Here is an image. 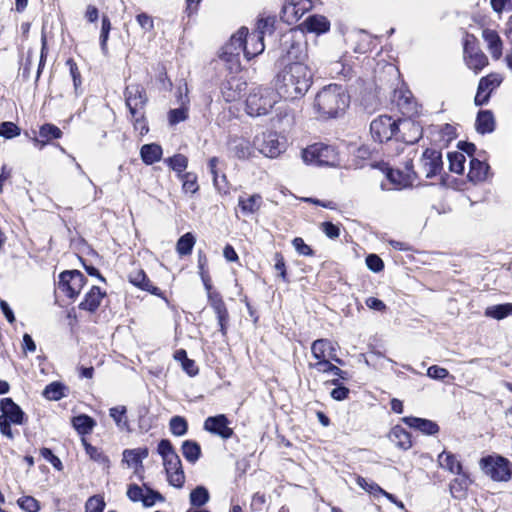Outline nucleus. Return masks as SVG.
<instances>
[{
	"instance_id": "1",
	"label": "nucleus",
	"mask_w": 512,
	"mask_h": 512,
	"mask_svg": "<svg viewBox=\"0 0 512 512\" xmlns=\"http://www.w3.org/2000/svg\"><path fill=\"white\" fill-rule=\"evenodd\" d=\"M312 84V73L307 65L295 61L287 64L274 80L276 95L286 100L302 98Z\"/></svg>"
},
{
	"instance_id": "2",
	"label": "nucleus",
	"mask_w": 512,
	"mask_h": 512,
	"mask_svg": "<svg viewBox=\"0 0 512 512\" xmlns=\"http://www.w3.org/2000/svg\"><path fill=\"white\" fill-rule=\"evenodd\" d=\"M349 106V96L343 87L330 84L319 91L315 97L314 108L323 118H334Z\"/></svg>"
},
{
	"instance_id": "3",
	"label": "nucleus",
	"mask_w": 512,
	"mask_h": 512,
	"mask_svg": "<svg viewBox=\"0 0 512 512\" xmlns=\"http://www.w3.org/2000/svg\"><path fill=\"white\" fill-rule=\"evenodd\" d=\"M277 102L275 91L270 88H253L246 99V112L252 117L267 115Z\"/></svg>"
},
{
	"instance_id": "4",
	"label": "nucleus",
	"mask_w": 512,
	"mask_h": 512,
	"mask_svg": "<svg viewBox=\"0 0 512 512\" xmlns=\"http://www.w3.org/2000/svg\"><path fill=\"white\" fill-rule=\"evenodd\" d=\"M305 163L317 166H335L339 162L336 149L323 143H315L308 146L302 152Z\"/></svg>"
},
{
	"instance_id": "5",
	"label": "nucleus",
	"mask_w": 512,
	"mask_h": 512,
	"mask_svg": "<svg viewBox=\"0 0 512 512\" xmlns=\"http://www.w3.org/2000/svg\"><path fill=\"white\" fill-rule=\"evenodd\" d=\"M482 471L494 481H508L511 479L512 470L508 459L502 456H487L480 460Z\"/></svg>"
},
{
	"instance_id": "6",
	"label": "nucleus",
	"mask_w": 512,
	"mask_h": 512,
	"mask_svg": "<svg viewBox=\"0 0 512 512\" xmlns=\"http://www.w3.org/2000/svg\"><path fill=\"white\" fill-rule=\"evenodd\" d=\"M247 37V28H240L236 34L232 35L229 42L226 43L220 53V58L230 64L232 69L240 64V54L244 53L243 41Z\"/></svg>"
},
{
	"instance_id": "7",
	"label": "nucleus",
	"mask_w": 512,
	"mask_h": 512,
	"mask_svg": "<svg viewBox=\"0 0 512 512\" xmlns=\"http://www.w3.org/2000/svg\"><path fill=\"white\" fill-rule=\"evenodd\" d=\"M397 121L391 116L381 115L370 124V133L374 141L383 143L395 138Z\"/></svg>"
},
{
	"instance_id": "8",
	"label": "nucleus",
	"mask_w": 512,
	"mask_h": 512,
	"mask_svg": "<svg viewBox=\"0 0 512 512\" xmlns=\"http://www.w3.org/2000/svg\"><path fill=\"white\" fill-rule=\"evenodd\" d=\"M86 283L85 276L78 270L63 271L59 275L58 287L71 299L77 297Z\"/></svg>"
},
{
	"instance_id": "9",
	"label": "nucleus",
	"mask_w": 512,
	"mask_h": 512,
	"mask_svg": "<svg viewBox=\"0 0 512 512\" xmlns=\"http://www.w3.org/2000/svg\"><path fill=\"white\" fill-rule=\"evenodd\" d=\"M253 146L269 158L279 156L284 150V144L279 141L278 135L273 132L257 135L253 141Z\"/></svg>"
},
{
	"instance_id": "10",
	"label": "nucleus",
	"mask_w": 512,
	"mask_h": 512,
	"mask_svg": "<svg viewBox=\"0 0 512 512\" xmlns=\"http://www.w3.org/2000/svg\"><path fill=\"white\" fill-rule=\"evenodd\" d=\"M423 130L419 123L410 118L397 121L395 139L406 144H414L422 138Z\"/></svg>"
},
{
	"instance_id": "11",
	"label": "nucleus",
	"mask_w": 512,
	"mask_h": 512,
	"mask_svg": "<svg viewBox=\"0 0 512 512\" xmlns=\"http://www.w3.org/2000/svg\"><path fill=\"white\" fill-rule=\"evenodd\" d=\"M124 96L130 114H137L138 110H144L148 101L145 89L139 84L128 85Z\"/></svg>"
},
{
	"instance_id": "12",
	"label": "nucleus",
	"mask_w": 512,
	"mask_h": 512,
	"mask_svg": "<svg viewBox=\"0 0 512 512\" xmlns=\"http://www.w3.org/2000/svg\"><path fill=\"white\" fill-rule=\"evenodd\" d=\"M157 452L163 459L166 474L182 468L181 460L170 440H160L157 446Z\"/></svg>"
},
{
	"instance_id": "13",
	"label": "nucleus",
	"mask_w": 512,
	"mask_h": 512,
	"mask_svg": "<svg viewBox=\"0 0 512 512\" xmlns=\"http://www.w3.org/2000/svg\"><path fill=\"white\" fill-rule=\"evenodd\" d=\"M421 166L425 177L428 179L440 174L443 168L441 152L427 148L422 154Z\"/></svg>"
},
{
	"instance_id": "14",
	"label": "nucleus",
	"mask_w": 512,
	"mask_h": 512,
	"mask_svg": "<svg viewBox=\"0 0 512 512\" xmlns=\"http://www.w3.org/2000/svg\"><path fill=\"white\" fill-rule=\"evenodd\" d=\"M230 421L224 414L210 416L204 421V430L211 434L217 435L222 439H229L233 436L234 431L229 427Z\"/></svg>"
},
{
	"instance_id": "15",
	"label": "nucleus",
	"mask_w": 512,
	"mask_h": 512,
	"mask_svg": "<svg viewBox=\"0 0 512 512\" xmlns=\"http://www.w3.org/2000/svg\"><path fill=\"white\" fill-rule=\"evenodd\" d=\"M464 59L465 63L475 73L480 72L484 67L488 65L487 56L474 45H471L468 41L464 45Z\"/></svg>"
},
{
	"instance_id": "16",
	"label": "nucleus",
	"mask_w": 512,
	"mask_h": 512,
	"mask_svg": "<svg viewBox=\"0 0 512 512\" xmlns=\"http://www.w3.org/2000/svg\"><path fill=\"white\" fill-rule=\"evenodd\" d=\"M1 415L15 425H21L24 422L25 413L21 407L16 404L12 398H3L0 401Z\"/></svg>"
},
{
	"instance_id": "17",
	"label": "nucleus",
	"mask_w": 512,
	"mask_h": 512,
	"mask_svg": "<svg viewBox=\"0 0 512 512\" xmlns=\"http://www.w3.org/2000/svg\"><path fill=\"white\" fill-rule=\"evenodd\" d=\"M264 36L261 32H252L249 34L247 31V37L243 41L244 56L247 60L261 54L264 51Z\"/></svg>"
},
{
	"instance_id": "18",
	"label": "nucleus",
	"mask_w": 512,
	"mask_h": 512,
	"mask_svg": "<svg viewBox=\"0 0 512 512\" xmlns=\"http://www.w3.org/2000/svg\"><path fill=\"white\" fill-rule=\"evenodd\" d=\"M246 82L237 78L227 80L222 86V95L226 102H233L240 99L246 90Z\"/></svg>"
},
{
	"instance_id": "19",
	"label": "nucleus",
	"mask_w": 512,
	"mask_h": 512,
	"mask_svg": "<svg viewBox=\"0 0 512 512\" xmlns=\"http://www.w3.org/2000/svg\"><path fill=\"white\" fill-rule=\"evenodd\" d=\"M303 31L315 34L326 33L330 29L329 20L323 15H310L300 25Z\"/></svg>"
},
{
	"instance_id": "20",
	"label": "nucleus",
	"mask_w": 512,
	"mask_h": 512,
	"mask_svg": "<svg viewBox=\"0 0 512 512\" xmlns=\"http://www.w3.org/2000/svg\"><path fill=\"white\" fill-rule=\"evenodd\" d=\"M128 278H129V282L131 284H133L134 286H136L144 291H147V292L151 293L152 295H156V296L164 298L162 291L158 287L153 286L151 284L149 278L147 277V275L145 274V272L143 270H135V271L130 272Z\"/></svg>"
},
{
	"instance_id": "21",
	"label": "nucleus",
	"mask_w": 512,
	"mask_h": 512,
	"mask_svg": "<svg viewBox=\"0 0 512 512\" xmlns=\"http://www.w3.org/2000/svg\"><path fill=\"white\" fill-rule=\"evenodd\" d=\"M387 179L398 189L407 188L413 185L416 179V172L405 173L399 169L389 168L386 173Z\"/></svg>"
},
{
	"instance_id": "22",
	"label": "nucleus",
	"mask_w": 512,
	"mask_h": 512,
	"mask_svg": "<svg viewBox=\"0 0 512 512\" xmlns=\"http://www.w3.org/2000/svg\"><path fill=\"white\" fill-rule=\"evenodd\" d=\"M106 293L103 292L98 286H92L89 292L85 295L84 300L79 304V309L86 310L91 313L95 312Z\"/></svg>"
},
{
	"instance_id": "23",
	"label": "nucleus",
	"mask_w": 512,
	"mask_h": 512,
	"mask_svg": "<svg viewBox=\"0 0 512 512\" xmlns=\"http://www.w3.org/2000/svg\"><path fill=\"white\" fill-rule=\"evenodd\" d=\"M39 137L40 138H33V142L35 146H38L40 149H42L49 141L61 138L62 131L56 125L46 123L40 127Z\"/></svg>"
},
{
	"instance_id": "24",
	"label": "nucleus",
	"mask_w": 512,
	"mask_h": 512,
	"mask_svg": "<svg viewBox=\"0 0 512 512\" xmlns=\"http://www.w3.org/2000/svg\"><path fill=\"white\" fill-rule=\"evenodd\" d=\"M403 422L406 423L409 427L414 428L426 435H434L439 431L438 424L429 419L405 417L403 418Z\"/></svg>"
},
{
	"instance_id": "25",
	"label": "nucleus",
	"mask_w": 512,
	"mask_h": 512,
	"mask_svg": "<svg viewBox=\"0 0 512 512\" xmlns=\"http://www.w3.org/2000/svg\"><path fill=\"white\" fill-rule=\"evenodd\" d=\"M229 149L238 159H247L253 152L250 141L242 137L231 138L229 141Z\"/></svg>"
},
{
	"instance_id": "26",
	"label": "nucleus",
	"mask_w": 512,
	"mask_h": 512,
	"mask_svg": "<svg viewBox=\"0 0 512 512\" xmlns=\"http://www.w3.org/2000/svg\"><path fill=\"white\" fill-rule=\"evenodd\" d=\"M483 39L487 42L488 49L494 59H499L502 55V41L495 30L484 29Z\"/></svg>"
},
{
	"instance_id": "27",
	"label": "nucleus",
	"mask_w": 512,
	"mask_h": 512,
	"mask_svg": "<svg viewBox=\"0 0 512 512\" xmlns=\"http://www.w3.org/2000/svg\"><path fill=\"white\" fill-rule=\"evenodd\" d=\"M476 130L480 134L491 133L495 129V120L490 110H480L476 118Z\"/></svg>"
},
{
	"instance_id": "28",
	"label": "nucleus",
	"mask_w": 512,
	"mask_h": 512,
	"mask_svg": "<svg viewBox=\"0 0 512 512\" xmlns=\"http://www.w3.org/2000/svg\"><path fill=\"white\" fill-rule=\"evenodd\" d=\"M489 165L479 159L472 158L470 160V168L468 172V179L471 182H481L487 178Z\"/></svg>"
},
{
	"instance_id": "29",
	"label": "nucleus",
	"mask_w": 512,
	"mask_h": 512,
	"mask_svg": "<svg viewBox=\"0 0 512 512\" xmlns=\"http://www.w3.org/2000/svg\"><path fill=\"white\" fill-rule=\"evenodd\" d=\"M389 439L403 450H407L412 446L410 433L399 425L392 428L389 433Z\"/></svg>"
},
{
	"instance_id": "30",
	"label": "nucleus",
	"mask_w": 512,
	"mask_h": 512,
	"mask_svg": "<svg viewBox=\"0 0 512 512\" xmlns=\"http://www.w3.org/2000/svg\"><path fill=\"white\" fill-rule=\"evenodd\" d=\"M439 465L457 475H461L463 472L462 464L456 459V456L450 452L443 451L438 456Z\"/></svg>"
},
{
	"instance_id": "31",
	"label": "nucleus",
	"mask_w": 512,
	"mask_h": 512,
	"mask_svg": "<svg viewBox=\"0 0 512 512\" xmlns=\"http://www.w3.org/2000/svg\"><path fill=\"white\" fill-rule=\"evenodd\" d=\"M262 203V197L259 194L250 195L248 197L240 196L238 206L245 215L257 212Z\"/></svg>"
},
{
	"instance_id": "32",
	"label": "nucleus",
	"mask_w": 512,
	"mask_h": 512,
	"mask_svg": "<svg viewBox=\"0 0 512 512\" xmlns=\"http://www.w3.org/2000/svg\"><path fill=\"white\" fill-rule=\"evenodd\" d=\"M140 155L145 164L151 165L161 159L162 148L155 143L145 144L141 147Z\"/></svg>"
},
{
	"instance_id": "33",
	"label": "nucleus",
	"mask_w": 512,
	"mask_h": 512,
	"mask_svg": "<svg viewBox=\"0 0 512 512\" xmlns=\"http://www.w3.org/2000/svg\"><path fill=\"white\" fill-rule=\"evenodd\" d=\"M72 425L79 434L86 435L92 432L96 422L92 417L81 414L72 418Z\"/></svg>"
},
{
	"instance_id": "34",
	"label": "nucleus",
	"mask_w": 512,
	"mask_h": 512,
	"mask_svg": "<svg viewBox=\"0 0 512 512\" xmlns=\"http://www.w3.org/2000/svg\"><path fill=\"white\" fill-rule=\"evenodd\" d=\"M181 451L184 458L192 464L196 463L201 456V447L193 440H185L182 443Z\"/></svg>"
},
{
	"instance_id": "35",
	"label": "nucleus",
	"mask_w": 512,
	"mask_h": 512,
	"mask_svg": "<svg viewBox=\"0 0 512 512\" xmlns=\"http://www.w3.org/2000/svg\"><path fill=\"white\" fill-rule=\"evenodd\" d=\"M149 455L147 447L137 449H126L123 452L124 459L129 465L141 466L142 461Z\"/></svg>"
},
{
	"instance_id": "36",
	"label": "nucleus",
	"mask_w": 512,
	"mask_h": 512,
	"mask_svg": "<svg viewBox=\"0 0 512 512\" xmlns=\"http://www.w3.org/2000/svg\"><path fill=\"white\" fill-rule=\"evenodd\" d=\"M334 348L328 339H317L311 345V353L313 357L319 361L328 358V352Z\"/></svg>"
},
{
	"instance_id": "37",
	"label": "nucleus",
	"mask_w": 512,
	"mask_h": 512,
	"mask_svg": "<svg viewBox=\"0 0 512 512\" xmlns=\"http://www.w3.org/2000/svg\"><path fill=\"white\" fill-rule=\"evenodd\" d=\"M459 476L450 483V492L454 498L463 497L469 485V478L464 472Z\"/></svg>"
},
{
	"instance_id": "38",
	"label": "nucleus",
	"mask_w": 512,
	"mask_h": 512,
	"mask_svg": "<svg viewBox=\"0 0 512 512\" xmlns=\"http://www.w3.org/2000/svg\"><path fill=\"white\" fill-rule=\"evenodd\" d=\"M283 50L286 51L287 57L290 60H298L301 58L302 54V45L299 42H296L288 35L284 36V42L282 44Z\"/></svg>"
},
{
	"instance_id": "39",
	"label": "nucleus",
	"mask_w": 512,
	"mask_h": 512,
	"mask_svg": "<svg viewBox=\"0 0 512 512\" xmlns=\"http://www.w3.org/2000/svg\"><path fill=\"white\" fill-rule=\"evenodd\" d=\"M195 237L192 233L188 232L182 235L176 244V250L179 255L186 256L191 254L193 247L195 245Z\"/></svg>"
},
{
	"instance_id": "40",
	"label": "nucleus",
	"mask_w": 512,
	"mask_h": 512,
	"mask_svg": "<svg viewBox=\"0 0 512 512\" xmlns=\"http://www.w3.org/2000/svg\"><path fill=\"white\" fill-rule=\"evenodd\" d=\"M512 314V303L489 306L485 310V315L494 319L501 320Z\"/></svg>"
},
{
	"instance_id": "41",
	"label": "nucleus",
	"mask_w": 512,
	"mask_h": 512,
	"mask_svg": "<svg viewBox=\"0 0 512 512\" xmlns=\"http://www.w3.org/2000/svg\"><path fill=\"white\" fill-rule=\"evenodd\" d=\"M210 499L209 491L204 486H197L190 493V503L195 507L204 506Z\"/></svg>"
},
{
	"instance_id": "42",
	"label": "nucleus",
	"mask_w": 512,
	"mask_h": 512,
	"mask_svg": "<svg viewBox=\"0 0 512 512\" xmlns=\"http://www.w3.org/2000/svg\"><path fill=\"white\" fill-rule=\"evenodd\" d=\"M502 82V77L499 74L491 73L482 77L479 81L478 88L481 91L492 92Z\"/></svg>"
},
{
	"instance_id": "43",
	"label": "nucleus",
	"mask_w": 512,
	"mask_h": 512,
	"mask_svg": "<svg viewBox=\"0 0 512 512\" xmlns=\"http://www.w3.org/2000/svg\"><path fill=\"white\" fill-rule=\"evenodd\" d=\"M313 7V3H308V6L302 4L293 10V12H282L281 11V18L287 22L292 23L294 21H298L306 12L311 10Z\"/></svg>"
},
{
	"instance_id": "44",
	"label": "nucleus",
	"mask_w": 512,
	"mask_h": 512,
	"mask_svg": "<svg viewBox=\"0 0 512 512\" xmlns=\"http://www.w3.org/2000/svg\"><path fill=\"white\" fill-rule=\"evenodd\" d=\"M42 394L48 400L57 401L64 396V385L60 382H52L45 387Z\"/></svg>"
},
{
	"instance_id": "45",
	"label": "nucleus",
	"mask_w": 512,
	"mask_h": 512,
	"mask_svg": "<svg viewBox=\"0 0 512 512\" xmlns=\"http://www.w3.org/2000/svg\"><path fill=\"white\" fill-rule=\"evenodd\" d=\"M449 170L451 172L462 174L464 171L465 156L460 152H449Z\"/></svg>"
},
{
	"instance_id": "46",
	"label": "nucleus",
	"mask_w": 512,
	"mask_h": 512,
	"mask_svg": "<svg viewBox=\"0 0 512 512\" xmlns=\"http://www.w3.org/2000/svg\"><path fill=\"white\" fill-rule=\"evenodd\" d=\"M165 162L171 169L178 173V176L183 174L184 170L188 166V158L183 154H175L174 156L167 158Z\"/></svg>"
},
{
	"instance_id": "47",
	"label": "nucleus",
	"mask_w": 512,
	"mask_h": 512,
	"mask_svg": "<svg viewBox=\"0 0 512 512\" xmlns=\"http://www.w3.org/2000/svg\"><path fill=\"white\" fill-rule=\"evenodd\" d=\"M131 115V122L133 123V127L136 131L139 132L140 135H145L149 132V127L147 120L145 118V111L144 110H138L137 114H130Z\"/></svg>"
},
{
	"instance_id": "48",
	"label": "nucleus",
	"mask_w": 512,
	"mask_h": 512,
	"mask_svg": "<svg viewBox=\"0 0 512 512\" xmlns=\"http://www.w3.org/2000/svg\"><path fill=\"white\" fill-rule=\"evenodd\" d=\"M109 414L113 418L118 427H120L121 429H129L125 406L113 407L109 410Z\"/></svg>"
},
{
	"instance_id": "49",
	"label": "nucleus",
	"mask_w": 512,
	"mask_h": 512,
	"mask_svg": "<svg viewBox=\"0 0 512 512\" xmlns=\"http://www.w3.org/2000/svg\"><path fill=\"white\" fill-rule=\"evenodd\" d=\"M170 431L175 436H183L188 431V423L184 417L174 416L169 422Z\"/></svg>"
},
{
	"instance_id": "50",
	"label": "nucleus",
	"mask_w": 512,
	"mask_h": 512,
	"mask_svg": "<svg viewBox=\"0 0 512 512\" xmlns=\"http://www.w3.org/2000/svg\"><path fill=\"white\" fill-rule=\"evenodd\" d=\"M208 302L210 306L213 308L215 314H225L227 312L226 305L222 299V296L219 292L210 291L207 293Z\"/></svg>"
},
{
	"instance_id": "51",
	"label": "nucleus",
	"mask_w": 512,
	"mask_h": 512,
	"mask_svg": "<svg viewBox=\"0 0 512 512\" xmlns=\"http://www.w3.org/2000/svg\"><path fill=\"white\" fill-rule=\"evenodd\" d=\"M82 444L91 460L101 464H106L109 462L107 456H105L100 449L88 443L85 438H82Z\"/></svg>"
},
{
	"instance_id": "52",
	"label": "nucleus",
	"mask_w": 512,
	"mask_h": 512,
	"mask_svg": "<svg viewBox=\"0 0 512 512\" xmlns=\"http://www.w3.org/2000/svg\"><path fill=\"white\" fill-rule=\"evenodd\" d=\"M183 182L182 188L184 192L194 194L198 191L199 186L197 184V177L191 172L183 173L179 175Z\"/></svg>"
},
{
	"instance_id": "53",
	"label": "nucleus",
	"mask_w": 512,
	"mask_h": 512,
	"mask_svg": "<svg viewBox=\"0 0 512 512\" xmlns=\"http://www.w3.org/2000/svg\"><path fill=\"white\" fill-rule=\"evenodd\" d=\"M111 30V22L108 16L104 15L102 17V25H101V33H100V46L101 50L104 54L107 53V41L109 38V33Z\"/></svg>"
},
{
	"instance_id": "54",
	"label": "nucleus",
	"mask_w": 512,
	"mask_h": 512,
	"mask_svg": "<svg viewBox=\"0 0 512 512\" xmlns=\"http://www.w3.org/2000/svg\"><path fill=\"white\" fill-rule=\"evenodd\" d=\"M105 505L106 504L102 496H91L85 503V512H103Z\"/></svg>"
},
{
	"instance_id": "55",
	"label": "nucleus",
	"mask_w": 512,
	"mask_h": 512,
	"mask_svg": "<svg viewBox=\"0 0 512 512\" xmlns=\"http://www.w3.org/2000/svg\"><path fill=\"white\" fill-rule=\"evenodd\" d=\"M17 504L26 512H38L40 510V503L32 496L20 497Z\"/></svg>"
},
{
	"instance_id": "56",
	"label": "nucleus",
	"mask_w": 512,
	"mask_h": 512,
	"mask_svg": "<svg viewBox=\"0 0 512 512\" xmlns=\"http://www.w3.org/2000/svg\"><path fill=\"white\" fill-rule=\"evenodd\" d=\"M20 135V128L13 122H2L0 124V136L12 139Z\"/></svg>"
},
{
	"instance_id": "57",
	"label": "nucleus",
	"mask_w": 512,
	"mask_h": 512,
	"mask_svg": "<svg viewBox=\"0 0 512 512\" xmlns=\"http://www.w3.org/2000/svg\"><path fill=\"white\" fill-rule=\"evenodd\" d=\"M397 105L403 114L411 115L417 112L416 103L409 96H400Z\"/></svg>"
},
{
	"instance_id": "58",
	"label": "nucleus",
	"mask_w": 512,
	"mask_h": 512,
	"mask_svg": "<svg viewBox=\"0 0 512 512\" xmlns=\"http://www.w3.org/2000/svg\"><path fill=\"white\" fill-rule=\"evenodd\" d=\"M188 117L187 108L180 107L177 109H172L168 113V120L170 125H176L182 121H185Z\"/></svg>"
},
{
	"instance_id": "59",
	"label": "nucleus",
	"mask_w": 512,
	"mask_h": 512,
	"mask_svg": "<svg viewBox=\"0 0 512 512\" xmlns=\"http://www.w3.org/2000/svg\"><path fill=\"white\" fill-rule=\"evenodd\" d=\"M144 487L146 488L147 494L145 495V498L142 499L143 506L151 507L156 501H164V497L161 493L147 487L146 485H144Z\"/></svg>"
},
{
	"instance_id": "60",
	"label": "nucleus",
	"mask_w": 512,
	"mask_h": 512,
	"mask_svg": "<svg viewBox=\"0 0 512 512\" xmlns=\"http://www.w3.org/2000/svg\"><path fill=\"white\" fill-rule=\"evenodd\" d=\"M167 480L170 485L176 488H182L185 482V474L183 468L168 473Z\"/></svg>"
},
{
	"instance_id": "61",
	"label": "nucleus",
	"mask_w": 512,
	"mask_h": 512,
	"mask_svg": "<svg viewBox=\"0 0 512 512\" xmlns=\"http://www.w3.org/2000/svg\"><path fill=\"white\" fill-rule=\"evenodd\" d=\"M40 454L45 460L50 462L52 464V466L55 469H57L58 471H61L63 469V464H62L61 460L56 455H54V453L52 452L51 449L42 448L40 450Z\"/></svg>"
},
{
	"instance_id": "62",
	"label": "nucleus",
	"mask_w": 512,
	"mask_h": 512,
	"mask_svg": "<svg viewBox=\"0 0 512 512\" xmlns=\"http://www.w3.org/2000/svg\"><path fill=\"white\" fill-rule=\"evenodd\" d=\"M366 265L372 272L375 273H378L384 269L383 260L376 254H369L366 257Z\"/></svg>"
},
{
	"instance_id": "63",
	"label": "nucleus",
	"mask_w": 512,
	"mask_h": 512,
	"mask_svg": "<svg viewBox=\"0 0 512 512\" xmlns=\"http://www.w3.org/2000/svg\"><path fill=\"white\" fill-rule=\"evenodd\" d=\"M322 232L330 239H336L340 235V227L330 221L321 223Z\"/></svg>"
},
{
	"instance_id": "64",
	"label": "nucleus",
	"mask_w": 512,
	"mask_h": 512,
	"mask_svg": "<svg viewBox=\"0 0 512 512\" xmlns=\"http://www.w3.org/2000/svg\"><path fill=\"white\" fill-rule=\"evenodd\" d=\"M292 245L298 254L303 256H312L314 251L307 245L301 237H296L292 240Z\"/></svg>"
}]
</instances>
